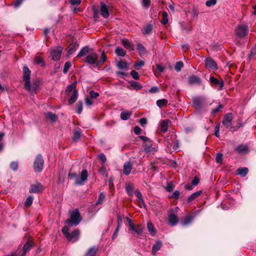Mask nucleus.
<instances>
[{
  "label": "nucleus",
  "instance_id": "1",
  "mask_svg": "<svg viewBox=\"0 0 256 256\" xmlns=\"http://www.w3.org/2000/svg\"><path fill=\"white\" fill-rule=\"evenodd\" d=\"M98 55L97 53L93 52L88 54L84 58V62L94 67H99L102 65L106 60L107 58L104 52L102 53L100 58L98 60Z\"/></svg>",
  "mask_w": 256,
  "mask_h": 256
},
{
  "label": "nucleus",
  "instance_id": "2",
  "mask_svg": "<svg viewBox=\"0 0 256 256\" xmlns=\"http://www.w3.org/2000/svg\"><path fill=\"white\" fill-rule=\"evenodd\" d=\"M23 71V80L24 81V88L28 92L35 91L38 87V82H34L31 85L30 80V70H29L26 66H24L22 68Z\"/></svg>",
  "mask_w": 256,
  "mask_h": 256
},
{
  "label": "nucleus",
  "instance_id": "3",
  "mask_svg": "<svg viewBox=\"0 0 256 256\" xmlns=\"http://www.w3.org/2000/svg\"><path fill=\"white\" fill-rule=\"evenodd\" d=\"M70 218L66 220V222L70 226L72 225H78L82 220V218L78 209H76L73 211L70 212Z\"/></svg>",
  "mask_w": 256,
  "mask_h": 256
},
{
  "label": "nucleus",
  "instance_id": "4",
  "mask_svg": "<svg viewBox=\"0 0 256 256\" xmlns=\"http://www.w3.org/2000/svg\"><path fill=\"white\" fill-rule=\"evenodd\" d=\"M88 172L86 170H84L82 172L80 176H78L76 173L69 174L68 178L70 179H75V184L82 185L88 178Z\"/></svg>",
  "mask_w": 256,
  "mask_h": 256
},
{
  "label": "nucleus",
  "instance_id": "5",
  "mask_svg": "<svg viewBox=\"0 0 256 256\" xmlns=\"http://www.w3.org/2000/svg\"><path fill=\"white\" fill-rule=\"evenodd\" d=\"M248 27L244 24H239L234 30V33L239 38L245 37L248 32Z\"/></svg>",
  "mask_w": 256,
  "mask_h": 256
},
{
  "label": "nucleus",
  "instance_id": "6",
  "mask_svg": "<svg viewBox=\"0 0 256 256\" xmlns=\"http://www.w3.org/2000/svg\"><path fill=\"white\" fill-rule=\"evenodd\" d=\"M44 160L41 154H38L36 157L34 162V170L36 172H41L44 168Z\"/></svg>",
  "mask_w": 256,
  "mask_h": 256
},
{
  "label": "nucleus",
  "instance_id": "7",
  "mask_svg": "<svg viewBox=\"0 0 256 256\" xmlns=\"http://www.w3.org/2000/svg\"><path fill=\"white\" fill-rule=\"evenodd\" d=\"M126 220L128 224L129 230H130L134 231L138 234H140L142 233L144 228L142 224H138L136 227H135V226L131 219L126 218Z\"/></svg>",
  "mask_w": 256,
  "mask_h": 256
},
{
  "label": "nucleus",
  "instance_id": "8",
  "mask_svg": "<svg viewBox=\"0 0 256 256\" xmlns=\"http://www.w3.org/2000/svg\"><path fill=\"white\" fill-rule=\"evenodd\" d=\"M168 220V224L172 226H176L178 223V218L173 210H171L169 212Z\"/></svg>",
  "mask_w": 256,
  "mask_h": 256
},
{
  "label": "nucleus",
  "instance_id": "9",
  "mask_svg": "<svg viewBox=\"0 0 256 256\" xmlns=\"http://www.w3.org/2000/svg\"><path fill=\"white\" fill-rule=\"evenodd\" d=\"M62 50V47L58 46L51 50L50 56L53 60H58L60 59Z\"/></svg>",
  "mask_w": 256,
  "mask_h": 256
},
{
  "label": "nucleus",
  "instance_id": "10",
  "mask_svg": "<svg viewBox=\"0 0 256 256\" xmlns=\"http://www.w3.org/2000/svg\"><path fill=\"white\" fill-rule=\"evenodd\" d=\"M205 66L207 68L212 70H218L216 63L210 58H206L205 60Z\"/></svg>",
  "mask_w": 256,
  "mask_h": 256
},
{
  "label": "nucleus",
  "instance_id": "11",
  "mask_svg": "<svg viewBox=\"0 0 256 256\" xmlns=\"http://www.w3.org/2000/svg\"><path fill=\"white\" fill-rule=\"evenodd\" d=\"M232 120V113H228L226 114L222 120V124L227 128H231Z\"/></svg>",
  "mask_w": 256,
  "mask_h": 256
},
{
  "label": "nucleus",
  "instance_id": "12",
  "mask_svg": "<svg viewBox=\"0 0 256 256\" xmlns=\"http://www.w3.org/2000/svg\"><path fill=\"white\" fill-rule=\"evenodd\" d=\"M80 233V230L78 229H76L73 230L71 233H69L66 238L69 241L74 242L78 240Z\"/></svg>",
  "mask_w": 256,
  "mask_h": 256
},
{
  "label": "nucleus",
  "instance_id": "13",
  "mask_svg": "<svg viewBox=\"0 0 256 256\" xmlns=\"http://www.w3.org/2000/svg\"><path fill=\"white\" fill-rule=\"evenodd\" d=\"M44 190V186L40 183L30 186L29 192L30 193H38Z\"/></svg>",
  "mask_w": 256,
  "mask_h": 256
},
{
  "label": "nucleus",
  "instance_id": "14",
  "mask_svg": "<svg viewBox=\"0 0 256 256\" xmlns=\"http://www.w3.org/2000/svg\"><path fill=\"white\" fill-rule=\"evenodd\" d=\"M188 83L192 85H200L202 82V80L198 76L195 75H192L190 76L188 79Z\"/></svg>",
  "mask_w": 256,
  "mask_h": 256
},
{
  "label": "nucleus",
  "instance_id": "15",
  "mask_svg": "<svg viewBox=\"0 0 256 256\" xmlns=\"http://www.w3.org/2000/svg\"><path fill=\"white\" fill-rule=\"evenodd\" d=\"M235 151L238 154H246L248 152V148L246 144H240L236 146Z\"/></svg>",
  "mask_w": 256,
  "mask_h": 256
},
{
  "label": "nucleus",
  "instance_id": "16",
  "mask_svg": "<svg viewBox=\"0 0 256 256\" xmlns=\"http://www.w3.org/2000/svg\"><path fill=\"white\" fill-rule=\"evenodd\" d=\"M203 102L204 98H194L192 100V106L196 108L200 109L202 108Z\"/></svg>",
  "mask_w": 256,
  "mask_h": 256
},
{
  "label": "nucleus",
  "instance_id": "17",
  "mask_svg": "<svg viewBox=\"0 0 256 256\" xmlns=\"http://www.w3.org/2000/svg\"><path fill=\"white\" fill-rule=\"evenodd\" d=\"M210 80L213 84L217 85L218 86V89L219 90H222L224 86V82L222 80H220L212 76L210 77Z\"/></svg>",
  "mask_w": 256,
  "mask_h": 256
},
{
  "label": "nucleus",
  "instance_id": "18",
  "mask_svg": "<svg viewBox=\"0 0 256 256\" xmlns=\"http://www.w3.org/2000/svg\"><path fill=\"white\" fill-rule=\"evenodd\" d=\"M100 14L104 18H108L110 15L108 6L103 2L100 3Z\"/></svg>",
  "mask_w": 256,
  "mask_h": 256
},
{
  "label": "nucleus",
  "instance_id": "19",
  "mask_svg": "<svg viewBox=\"0 0 256 256\" xmlns=\"http://www.w3.org/2000/svg\"><path fill=\"white\" fill-rule=\"evenodd\" d=\"M32 242L30 240H28L26 242L24 246L23 249L21 250H22L21 256H25L26 254L30 250V248L32 246Z\"/></svg>",
  "mask_w": 256,
  "mask_h": 256
},
{
  "label": "nucleus",
  "instance_id": "20",
  "mask_svg": "<svg viewBox=\"0 0 256 256\" xmlns=\"http://www.w3.org/2000/svg\"><path fill=\"white\" fill-rule=\"evenodd\" d=\"M132 168V166L130 162H125L124 165V174L126 176L128 175L130 173Z\"/></svg>",
  "mask_w": 256,
  "mask_h": 256
},
{
  "label": "nucleus",
  "instance_id": "21",
  "mask_svg": "<svg viewBox=\"0 0 256 256\" xmlns=\"http://www.w3.org/2000/svg\"><path fill=\"white\" fill-rule=\"evenodd\" d=\"M78 46V44L76 42H72L70 44L68 47V54H72L74 52L76 51Z\"/></svg>",
  "mask_w": 256,
  "mask_h": 256
},
{
  "label": "nucleus",
  "instance_id": "22",
  "mask_svg": "<svg viewBox=\"0 0 256 256\" xmlns=\"http://www.w3.org/2000/svg\"><path fill=\"white\" fill-rule=\"evenodd\" d=\"M74 134H73V138H72V140L74 142H78L82 134V130L80 128H78L76 129H75L74 131Z\"/></svg>",
  "mask_w": 256,
  "mask_h": 256
},
{
  "label": "nucleus",
  "instance_id": "23",
  "mask_svg": "<svg viewBox=\"0 0 256 256\" xmlns=\"http://www.w3.org/2000/svg\"><path fill=\"white\" fill-rule=\"evenodd\" d=\"M248 172V170L247 168H240L236 170V174L237 175H240L242 177H244L246 176Z\"/></svg>",
  "mask_w": 256,
  "mask_h": 256
},
{
  "label": "nucleus",
  "instance_id": "24",
  "mask_svg": "<svg viewBox=\"0 0 256 256\" xmlns=\"http://www.w3.org/2000/svg\"><path fill=\"white\" fill-rule=\"evenodd\" d=\"M162 246V242L160 240H157L153 245L152 252L153 254H155L158 251Z\"/></svg>",
  "mask_w": 256,
  "mask_h": 256
},
{
  "label": "nucleus",
  "instance_id": "25",
  "mask_svg": "<svg viewBox=\"0 0 256 256\" xmlns=\"http://www.w3.org/2000/svg\"><path fill=\"white\" fill-rule=\"evenodd\" d=\"M168 120H164L161 122L160 128L162 132H166L168 130Z\"/></svg>",
  "mask_w": 256,
  "mask_h": 256
},
{
  "label": "nucleus",
  "instance_id": "26",
  "mask_svg": "<svg viewBox=\"0 0 256 256\" xmlns=\"http://www.w3.org/2000/svg\"><path fill=\"white\" fill-rule=\"evenodd\" d=\"M78 97V90H74V91L73 92L70 98L68 100L69 104H72L73 103H74Z\"/></svg>",
  "mask_w": 256,
  "mask_h": 256
},
{
  "label": "nucleus",
  "instance_id": "27",
  "mask_svg": "<svg viewBox=\"0 0 256 256\" xmlns=\"http://www.w3.org/2000/svg\"><path fill=\"white\" fill-rule=\"evenodd\" d=\"M202 192L201 190L197 191L192 194L188 198V202H190L195 200L196 198H198L199 196H200L202 194Z\"/></svg>",
  "mask_w": 256,
  "mask_h": 256
},
{
  "label": "nucleus",
  "instance_id": "28",
  "mask_svg": "<svg viewBox=\"0 0 256 256\" xmlns=\"http://www.w3.org/2000/svg\"><path fill=\"white\" fill-rule=\"evenodd\" d=\"M193 217L191 216H186L182 222V224L183 226H186L190 224L192 222Z\"/></svg>",
  "mask_w": 256,
  "mask_h": 256
},
{
  "label": "nucleus",
  "instance_id": "29",
  "mask_svg": "<svg viewBox=\"0 0 256 256\" xmlns=\"http://www.w3.org/2000/svg\"><path fill=\"white\" fill-rule=\"evenodd\" d=\"M89 51V48L88 46H86L84 48H82L80 52H78V54L77 55L78 58H81L83 56H84L86 55V54L88 53Z\"/></svg>",
  "mask_w": 256,
  "mask_h": 256
},
{
  "label": "nucleus",
  "instance_id": "30",
  "mask_svg": "<svg viewBox=\"0 0 256 256\" xmlns=\"http://www.w3.org/2000/svg\"><path fill=\"white\" fill-rule=\"evenodd\" d=\"M147 228L152 236H154L156 234L155 228L150 222H148Z\"/></svg>",
  "mask_w": 256,
  "mask_h": 256
},
{
  "label": "nucleus",
  "instance_id": "31",
  "mask_svg": "<svg viewBox=\"0 0 256 256\" xmlns=\"http://www.w3.org/2000/svg\"><path fill=\"white\" fill-rule=\"evenodd\" d=\"M46 118L52 122H55L57 120V116L51 112H48L46 114Z\"/></svg>",
  "mask_w": 256,
  "mask_h": 256
},
{
  "label": "nucleus",
  "instance_id": "32",
  "mask_svg": "<svg viewBox=\"0 0 256 256\" xmlns=\"http://www.w3.org/2000/svg\"><path fill=\"white\" fill-rule=\"evenodd\" d=\"M97 248L93 246L89 248L86 254V256H95L97 252Z\"/></svg>",
  "mask_w": 256,
  "mask_h": 256
},
{
  "label": "nucleus",
  "instance_id": "33",
  "mask_svg": "<svg viewBox=\"0 0 256 256\" xmlns=\"http://www.w3.org/2000/svg\"><path fill=\"white\" fill-rule=\"evenodd\" d=\"M122 44L125 48L129 49L130 50H134V46L128 40L124 39L122 40Z\"/></svg>",
  "mask_w": 256,
  "mask_h": 256
},
{
  "label": "nucleus",
  "instance_id": "34",
  "mask_svg": "<svg viewBox=\"0 0 256 256\" xmlns=\"http://www.w3.org/2000/svg\"><path fill=\"white\" fill-rule=\"evenodd\" d=\"M152 141L150 140V142H148L146 143L144 150L146 152H152L154 148L152 147Z\"/></svg>",
  "mask_w": 256,
  "mask_h": 256
},
{
  "label": "nucleus",
  "instance_id": "35",
  "mask_svg": "<svg viewBox=\"0 0 256 256\" xmlns=\"http://www.w3.org/2000/svg\"><path fill=\"white\" fill-rule=\"evenodd\" d=\"M132 115V112L128 111L122 112L120 114V118L122 120H128L130 116Z\"/></svg>",
  "mask_w": 256,
  "mask_h": 256
},
{
  "label": "nucleus",
  "instance_id": "36",
  "mask_svg": "<svg viewBox=\"0 0 256 256\" xmlns=\"http://www.w3.org/2000/svg\"><path fill=\"white\" fill-rule=\"evenodd\" d=\"M168 103V101L166 99L158 100L156 102V105L160 108L166 106Z\"/></svg>",
  "mask_w": 256,
  "mask_h": 256
},
{
  "label": "nucleus",
  "instance_id": "37",
  "mask_svg": "<svg viewBox=\"0 0 256 256\" xmlns=\"http://www.w3.org/2000/svg\"><path fill=\"white\" fill-rule=\"evenodd\" d=\"M76 82H74L67 86L66 92L68 94H69L70 92L72 91L74 92V90H77L76 89Z\"/></svg>",
  "mask_w": 256,
  "mask_h": 256
},
{
  "label": "nucleus",
  "instance_id": "38",
  "mask_svg": "<svg viewBox=\"0 0 256 256\" xmlns=\"http://www.w3.org/2000/svg\"><path fill=\"white\" fill-rule=\"evenodd\" d=\"M152 30V26L151 24H148L144 28L143 34L145 35L150 34Z\"/></svg>",
  "mask_w": 256,
  "mask_h": 256
},
{
  "label": "nucleus",
  "instance_id": "39",
  "mask_svg": "<svg viewBox=\"0 0 256 256\" xmlns=\"http://www.w3.org/2000/svg\"><path fill=\"white\" fill-rule=\"evenodd\" d=\"M115 52L118 56H124L126 54V51L123 48L120 47L116 48L115 50Z\"/></svg>",
  "mask_w": 256,
  "mask_h": 256
},
{
  "label": "nucleus",
  "instance_id": "40",
  "mask_svg": "<svg viewBox=\"0 0 256 256\" xmlns=\"http://www.w3.org/2000/svg\"><path fill=\"white\" fill-rule=\"evenodd\" d=\"M34 62L37 64H41L42 66H45L44 60L40 56H36L34 59Z\"/></svg>",
  "mask_w": 256,
  "mask_h": 256
},
{
  "label": "nucleus",
  "instance_id": "41",
  "mask_svg": "<svg viewBox=\"0 0 256 256\" xmlns=\"http://www.w3.org/2000/svg\"><path fill=\"white\" fill-rule=\"evenodd\" d=\"M126 190L128 196H132V192L134 190L133 184H128L126 185Z\"/></svg>",
  "mask_w": 256,
  "mask_h": 256
},
{
  "label": "nucleus",
  "instance_id": "42",
  "mask_svg": "<svg viewBox=\"0 0 256 256\" xmlns=\"http://www.w3.org/2000/svg\"><path fill=\"white\" fill-rule=\"evenodd\" d=\"M33 202V197L32 196H29L26 199L24 202V206L26 207H29L32 205Z\"/></svg>",
  "mask_w": 256,
  "mask_h": 256
},
{
  "label": "nucleus",
  "instance_id": "43",
  "mask_svg": "<svg viewBox=\"0 0 256 256\" xmlns=\"http://www.w3.org/2000/svg\"><path fill=\"white\" fill-rule=\"evenodd\" d=\"M144 62L142 60H138L136 61L134 65V68L137 70H139L141 68L144 66Z\"/></svg>",
  "mask_w": 256,
  "mask_h": 256
},
{
  "label": "nucleus",
  "instance_id": "44",
  "mask_svg": "<svg viewBox=\"0 0 256 256\" xmlns=\"http://www.w3.org/2000/svg\"><path fill=\"white\" fill-rule=\"evenodd\" d=\"M118 67L120 70H124L127 67V64L126 62L121 60L117 64Z\"/></svg>",
  "mask_w": 256,
  "mask_h": 256
},
{
  "label": "nucleus",
  "instance_id": "45",
  "mask_svg": "<svg viewBox=\"0 0 256 256\" xmlns=\"http://www.w3.org/2000/svg\"><path fill=\"white\" fill-rule=\"evenodd\" d=\"M137 49L140 54H144L146 52L144 46L140 43L138 44Z\"/></svg>",
  "mask_w": 256,
  "mask_h": 256
},
{
  "label": "nucleus",
  "instance_id": "46",
  "mask_svg": "<svg viewBox=\"0 0 256 256\" xmlns=\"http://www.w3.org/2000/svg\"><path fill=\"white\" fill-rule=\"evenodd\" d=\"M184 66L183 62L181 61H179L176 62L174 66V69L176 72L180 71L182 68Z\"/></svg>",
  "mask_w": 256,
  "mask_h": 256
},
{
  "label": "nucleus",
  "instance_id": "47",
  "mask_svg": "<svg viewBox=\"0 0 256 256\" xmlns=\"http://www.w3.org/2000/svg\"><path fill=\"white\" fill-rule=\"evenodd\" d=\"M161 22L162 24H166L168 22V15L166 12H162V19Z\"/></svg>",
  "mask_w": 256,
  "mask_h": 256
},
{
  "label": "nucleus",
  "instance_id": "48",
  "mask_svg": "<svg viewBox=\"0 0 256 256\" xmlns=\"http://www.w3.org/2000/svg\"><path fill=\"white\" fill-rule=\"evenodd\" d=\"M131 86L136 90H139L142 88V86L138 82H132Z\"/></svg>",
  "mask_w": 256,
  "mask_h": 256
},
{
  "label": "nucleus",
  "instance_id": "49",
  "mask_svg": "<svg viewBox=\"0 0 256 256\" xmlns=\"http://www.w3.org/2000/svg\"><path fill=\"white\" fill-rule=\"evenodd\" d=\"M76 112L78 114H80L82 110V101H78L76 104Z\"/></svg>",
  "mask_w": 256,
  "mask_h": 256
},
{
  "label": "nucleus",
  "instance_id": "50",
  "mask_svg": "<svg viewBox=\"0 0 256 256\" xmlns=\"http://www.w3.org/2000/svg\"><path fill=\"white\" fill-rule=\"evenodd\" d=\"M71 64L70 62H66L63 70V72L64 74H66L70 68L71 67Z\"/></svg>",
  "mask_w": 256,
  "mask_h": 256
},
{
  "label": "nucleus",
  "instance_id": "51",
  "mask_svg": "<svg viewBox=\"0 0 256 256\" xmlns=\"http://www.w3.org/2000/svg\"><path fill=\"white\" fill-rule=\"evenodd\" d=\"M104 198L105 195L102 192H101L99 195L98 198L96 202V204H102L103 200L104 199Z\"/></svg>",
  "mask_w": 256,
  "mask_h": 256
},
{
  "label": "nucleus",
  "instance_id": "52",
  "mask_svg": "<svg viewBox=\"0 0 256 256\" xmlns=\"http://www.w3.org/2000/svg\"><path fill=\"white\" fill-rule=\"evenodd\" d=\"M10 168L14 171H16L18 168V163L16 162H12L10 164Z\"/></svg>",
  "mask_w": 256,
  "mask_h": 256
},
{
  "label": "nucleus",
  "instance_id": "53",
  "mask_svg": "<svg viewBox=\"0 0 256 256\" xmlns=\"http://www.w3.org/2000/svg\"><path fill=\"white\" fill-rule=\"evenodd\" d=\"M223 155L221 153H218L216 154V160L218 163H222V161Z\"/></svg>",
  "mask_w": 256,
  "mask_h": 256
},
{
  "label": "nucleus",
  "instance_id": "54",
  "mask_svg": "<svg viewBox=\"0 0 256 256\" xmlns=\"http://www.w3.org/2000/svg\"><path fill=\"white\" fill-rule=\"evenodd\" d=\"M90 98H96L99 96V94L97 92H94L93 90H91L90 92Z\"/></svg>",
  "mask_w": 256,
  "mask_h": 256
},
{
  "label": "nucleus",
  "instance_id": "55",
  "mask_svg": "<svg viewBox=\"0 0 256 256\" xmlns=\"http://www.w3.org/2000/svg\"><path fill=\"white\" fill-rule=\"evenodd\" d=\"M130 75L134 80H138L139 78V74L138 72L135 70H132L130 72Z\"/></svg>",
  "mask_w": 256,
  "mask_h": 256
},
{
  "label": "nucleus",
  "instance_id": "56",
  "mask_svg": "<svg viewBox=\"0 0 256 256\" xmlns=\"http://www.w3.org/2000/svg\"><path fill=\"white\" fill-rule=\"evenodd\" d=\"M68 1L72 6H78L81 3L80 0H68Z\"/></svg>",
  "mask_w": 256,
  "mask_h": 256
},
{
  "label": "nucleus",
  "instance_id": "57",
  "mask_svg": "<svg viewBox=\"0 0 256 256\" xmlns=\"http://www.w3.org/2000/svg\"><path fill=\"white\" fill-rule=\"evenodd\" d=\"M216 0H208L206 4L207 6H214L216 4Z\"/></svg>",
  "mask_w": 256,
  "mask_h": 256
},
{
  "label": "nucleus",
  "instance_id": "58",
  "mask_svg": "<svg viewBox=\"0 0 256 256\" xmlns=\"http://www.w3.org/2000/svg\"><path fill=\"white\" fill-rule=\"evenodd\" d=\"M174 188V184L170 182L167 184L166 189L168 192H171Z\"/></svg>",
  "mask_w": 256,
  "mask_h": 256
},
{
  "label": "nucleus",
  "instance_id": "59",
  "mask_svg": "<svg viewBox=\"0 0 256 256\" xmlns=\"http://www.w3.org/2000/svg\"><path fill=\"white\" fill-rule=\"evenodd\" d=\"M68 231V228L67 226H64L63 227L62 229V232L64 234L66 238V236L69 234Z\"/></svg>",
  "mask_w": 256,
  "mask_h": 256
},
{
  "label": "nucleus",
  "instance_id": "60",
  "mask_svg": "<svg viewBox=\"0 0 256 256\" xmlns=\"http://www.w3.org/2000/svg\"><path fill=\"white\" fill-rule=\"evenodd\" d=\"M117 228H120L121 227L122 223V218L120 215H118L117 216Z\"/></svg>",
  "mask_w": 256,
  "mask_h": 256
},
{
  "label": "nucleus",
  "instance_id": "61",
  "mask_svg": "<svg viewBox=\"0 0 256 256\" xmlns=\"http://www.w3.org/2000/svg\"><path fill=\"white\" fill-rule=\"evenodd\" d=\"M222 108V105L221 104H219L218 106L216 108H214L212 110V114L214 115L215 114H216V112H218Z\"/></svg>",
  "mask_w": 256,
  "mask_h": 256
},
{
  "label": "nucleus",
  "instance_id": "62",
  "mask_svg": "<svg viewBox=\"0 0 256 256\" xmlns=\"http://www.w3.org/2000/svg\"><path fill=\"white\" fill-rule=\"evenodd\" d=\"M150 0H142V4L143 6L148 8L150 5Z\"/></svg>",
  "mask_w": 256,
  "mask_h": 256
},
{
  "label": "nucleus",
  "instance_id": "63",
  "mask_svg": "<svg viewBox=\"0 0 256 256\" xmlns=\"http://www.w3.org/2000/svg\"><path fill=\"white\" fill-rule=\"evenodd\" d=\"M200 182V179L197 176H195L194 178L192 181V184L193 186H196Z\"/></svg>",
  "mask_w": 256,
  "mask_h": 256
},
{
  "label": "nucleus",
  "instance_id": "64",
  "mask_svg": "<svg viewBox=\"0 0 256 256\" xmlns=\"http://www.w3.org/2000/svg\"><path fill=\"white\" fill-rule=\"evenodd\" d=\"M180 192L178 190H175L172 195V197H173L174 199L178 200L180 196Z\"/></svg>",
  "mask_w": 256,
  "mask_h": 256
}]
</instances>
